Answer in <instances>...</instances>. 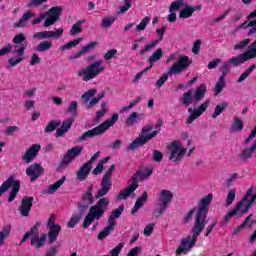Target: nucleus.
<instances>
[{"instance_id": "obj_6", "label": "nucleus", "mask_w": 256, "mask_h": 256, "mask_svg": "<svg viewBox=\"0 0 256 256\" xmlns=\"http://www.w3.org/2000/svg\"><path fill=\"white\" fill-rule=\"evenodd\" d=\"M12 187V189H11ZM11 189L9 197H8V203H13L15 201V197H17V194L19 193L21 189V181L15 180V176H10L5 182H3L0 186V197L3 195V193H7Z\"/></svg>"}, {"instance_id": "obj_58", "label": "nucleus", "mask_w": 256, "mask_h": 256, "mask_svg": "<svg viewBox=\"0 0 256 256\" xmlns=\"http://www.w3.org/2000/svg\"><path fill=\"white\" fill-rule=\"evenodd\" d=\"M114 23L115 18H113L112 16H108L102 20V27L104 29H109V27H111V25H113Z\"/></svg>"}, {"instance_id": "obj_11", "label": "nucleus", "mask_w": 256, "mask_h": 256, "mask_svg": "<svg viewBox=\"0 0 256 256\" xmlns=\"http://www.w3.org/2000/svg\"><path fill=\"white\" fill-rule=\"evenodd\" d=\"M83 151V146H75L67 150L66 154L64 155L63 160L60 162L59 168L60 169H67L68 165L81 155Z\"/></svg>"}, {"instance_id": "obj_52", "label": "nucleus", "mask_w": 256, "mask_h": 256, "mask_svg": "<svg viewBox=\"0 0 256 256\" xmlns=\"http://www.w3.org/2000/svg\"><path fill=\"white\" fill-rule=\"evenodd\" d=\"M235 197H237V191L235 189H231L228 192L227 198H226V205L229 207L233 204V201H235Z\"/></svg>"}, {"instance_id": "obj_48", "label": "nucleus", "mask_w": 256, "mask_h": 256, "mask_svg": "<svg viewBox=\"0 0 256 256\" xmlns=\"http://www.w3.org/2000/svg\"><path fill=\"white\" fill-rule=\"evenodd\" d=\"M11 233V228L9 226H6L3 228L2 231H0V247L3 245L7 237H9Z\"/></svg>"}, {"instance_id": "obj_28", "label": "nucleus", "mask_w": 256, "mask_h": 256, "mask_svg": "<svg viewBox=\"0 0 256 256\" xmlns=\"http://www.w3.org/2000/svg\"><path fill=\"white\" fill-rule=\"evenodd\" d=\"M180 103L184 107H189L195 101V96L193 95L192 90H188L182 94V97L180 98Z\"/></svg>"}, {"instance_id": "obj_34", "label": "nucleus", "mask_w": 256, "mask_h": 256, "mask_svg": "<svg viewBox=\"0 0 256 256\" xmlns=\"http://www.w3.org/2000/svg\"><path fill=\"white\" fill-rule=\"evenodd\" d=\"M52 47H53V42L45 40L40 42L35 47V51H37L38 53H47V51H49Z\"/></svg>"}, {"instance_id": "obj_33", "label": "nucleus", "mask_w": 256, "mask_h": 256, "mask_svg": "<svg viewBox=\"0 0 256 256\" xmlns=\"http://www.w3.org/2000/svg\"><path fill=\"white\" fill-rule=\"evenodd\" d=\"M255 151H256V145L254 143L250 148H246L242 150V152L239 154L240 161H247V159H251Z\"/></svg>"}, {"instance_id": "obj_19", "label": "nucleus", "mask_w": 256, "mask_h": 256, "mask_svg": "<svg viewBox=\"0 0 256 256\" xmlns=\"http://www.w3.org/2000/svg\"><path fill=\"white\" fill-rule=\"evenodd\" d=\"M33 201H35V198L31 196L23 197L18 209L22 217H29V213H31V209H33Z\"/></svg>"}, {"instance_id": "obj_61", "label": "nucleus", "mask_w": 256, "mask_h": 256, "mask_svg": "<svg viewBox=\"0 0 256 256\" xmlns=\"http://www.w3.org/2000/svg\"><path fill=\"white\" fill-rule=\"evenodd\" d=\"M220 71L222 73L220 77H223V79H225L229 74V61L223 63L222 67L220 68Z\"/></svg>"}, {"instance_id": "obj_22", "label": "nucleus", "mask_w": 256, "mask_h": 256, "mask_svg": "<svg viewBox=\"0 0 256 256\" xmlns=\"http://www.w3.org/2000/svg\"><path fill=\"white\" fill-rule=\"evenodd\" d=\"M91 169H93V166H90V164H87L85 162L76 172V178L78 181H85L89 175H91Z\"/></svg>"}, {"instance_id": "obj_5", "label": "nucleus", "mask_w": 256, "mask_h": 256, "mask_svg": "<svg viewBox=\"0 0 256 256\" xmlns=\"http://www.w3.org/2000/svg\"><path fill=\"white\" fill-rule=\"evenodd\" d=\"M119 121V114L114 113L112 114V117L100 125L94 127L91 130H88L81 134L77 139V143H83L85 141H89V139H93V137H98L99 135H103L105 131L109 129V127H113V125Z\"/></svg>"}, {"instance_id": "obj_51", "label": "nucleus", "mask_w": 256, "mask_h": 256, "mask_svg": "<svg viewBox=\"0 0 256 256\" xmlns=\"http://www.w3.org/2000/svg\"><path fill=\"white\" fill-rule=\"evenodd\" d=\"M59 126H61V122L51 121L50 123H48V125H46L44 132L53 133V131H55V129H57V127Z\"/></svg>"}, {"instance_id": "obj_39", "label": "nucleus", "mask_w": 256, "mask_h": 256, "mask_svg": "<svg viewBox=\"0 0 256 256\" xmlns=\"http://www.w3.org/2000/svg\"><path fill=\"white\" fill-rule=\"evenodd\" d=\"M81 41H83V38H77V39H74L64 45H62L60 47V51H69L71 49H73V47H77V45H79V43H81Z\"/></svg>"}, {"instance_id": "obj_59", "label": "nucleus", "mask_w": 256, "mask_h": 256, "mask_svg": "<svg viewBox=\"0 0 256 256\" xmlns=\"http://www.w3.org/2000/svg\"><path fill=\"white\" fill-rule=\"evenodd\" d=\"M247 52H248L249 56L251 57V59H255V57H256V39L249 45Z\"/></svg>"}, {"instance_id": "obj_18", "label": "nucleus", "mask_w": 256, "mask_h": 256, "mask_svg": "<svg viewBox=\"0 0 256 256\" xmlns=\"http://www.w3.org/2000/svg\"><path fill=\"white\" fill-rule=\"evenodd\" d=\"M45 173V169H43V166L39 163H33L26 169V175L30 177V181L33 183L34 181H37L41 175Z\"/></svg>"}, {"instance_id": "obj_35", "label": "nucleus", "mask_w": 256, "mask_h": 256, "mask_svg": "<svg viewBox=\"0 0 256 256\" xmlns=\"http://www.w3.org/2000/svg\"><path fill=\"white\" fill-rule=\"evenodd\" d=\"M138 121H141V114L137 112H132L125 120V125L127 127H133V125H135V123H137Z\"/></svg>"}, {"instance_id": "obj_1", "label": "nucleus", "mask_w": 256, "mask_h": 256, "mask_svg": "<svg viewBox=\"0 0 256 256\" xmlns=\"http://www.w3.org/2000/svg\"><path fill=\"white\" fill-rule=\"evenodd\" d=\"M113 171H115L114 164L109 167L102 177L101 188L95 194V199L99 200L95 205L90 207L88 214L85 216L82 224L83 229H88L95 219L99 221V219L105 215L110 203L109 198L105 197V195H107L109 191H111V187H113V183L111 182Z\"/></svg>"}, {"instance_id": "obj_15", "label": "nucleus", "mask_w": 256, "mask_h": 256, "mask_svg": "<svg viewBox=\"0 0 256 256\" xmlns=\"http://www.w3.org/2000/svg\"><path fill=\"white\" fill-rule=\"evenodd\" d=\"M63 28H58L56 31H41L33 34V39L43 41L45 39H60L63 37Z\"/></svg>"}, {"instance_id": "obj_31", "label": "nucleus", "mask_w": 256, "mask_h": 256, "mask_svg": "<svg viewBox=\"0 0 256 256\" xmlns=\"http://www.w3.org/2000/svg\"><path fill=\"white\" fill-rule=\"evenodd\" d=\"M65 181H67V177L62 176L57 182L48 186V189L45 191V193L48 195H53L61 187V185L65 183Z\"/></svg>"}, {"instance_id": "obj_32", "label": "nucleus", "mask_w": 256, "mask_h": 256, "mask_svg": "<svg viewBox=\"0 0 256 256\" xmlns=\"http://www.w3.org/2000/svg\"><path fill=\"white\" fill-rule=\"evenodd\" d=\"M189 239H191V236H188L187 238H183L176 250V256H181L182 253H187L189 251Z\"/></svg>"}, {"instance_id": "obj_40", "label": "nucleus", "mask_w": 256, "mask_h": 256, "mask_svg": "<svg viewBox=\"0 0 256 256\" xmlns=\"http://www.w3.org/2000/svg\"><path fill=\"white\" fill-rule=\"evenodd\" d=\"M83 218V214H73L70 220L67 222V227L69 229H75V226L78 225L79 221Z\"/></svg>"}, {"instance_id": "obj_55", "label": "nucleus", "mask_w": 256, "mask_h": 256, "mask_svg": "<svg viewBox=\"0 0 256 256\" xmlns=\"http://www.w3.org/2000/svg\"><path fill=\"white\" fill-rule=\"evenodd\" d=\"M30 245L32 247H36V249H41V247H44L43 242H41L39 236H33L30 239Z\"/></svg>"}, {"instance_id": "obj_47", "label": "nucleus", "mask_w": 256, "mask_h": 256, "mask_svg": "<svg viewBox=\"0 0 256 256\" xmlns=\"http://www.w3.org/2000/svg\"><path fill=\"white\" fill-rule=\"evenodd\" d=\"M151 22V18L146 16L142 19V21L136 26V31H145L147 29V25Z\"/></svg>"}, {"instance_id": "obj_7", "label": "nucleus", "mask_w": 256, "mask_h": 256, "mask_svg": "<svg viewBox=\"0 0 256 256\" xmlns=\"http://www.w3.org/2000/svg\"><path fill=\"white\" fill-rule=\"evenodd\" d=\"M105 71V68L101 66V61H95L87 66L85 69L78 71V76L83 77V81H91L98 75H101Z\"/></svg>"}, {"instance_id": "obj_63", "label": "nucleus", "mask_w": 256, "mask_h": 256, "mask_svg": "<svg viewBox=\"0 0 256 256\" xmlns=\"http://www.w3.org/2000/svg\"><path fill=\"white\" fill-rule=\"evenodd\" d=\"M73 123H75V119L73 118H67L62 122V127L64 129H67L69 131V129H71V127H73Z\"/></svg>"}, {"instance_id": "obj_21", "label": "nucleus", "mask_w": 256, "mask_h": 256, "mask_svg": "<svg viewBox=\"0 0 256 256\" xmlns=\"http://www.w3.org/2000/svg\"><path fill=\"white\" fill-rule=\"evenodd\" d=\"M39 151H41V145L33 144L26 150L25 154L22 156V160L25 161V163H33L35 158L39 155Z\"/></svg>"}, {"instance_id": "obj_54", "label": "nucleus", "mask_w": 256, "mask_h": 256, "mask_svg": "<svg viewBox=\"0 0 256 256\" xmlns=\"http://www.w3.org/2000/svg\"><path fill=\"white\" fill-rule=\"evenodd\" d=\"M133 7V0H124V5L120 7L119 14L127 13Z\"/></svg>"}, {"instance_id": "obj_41", "label": "nucleus", "mask_w": 256, "mask_h": 256, "mask_svg": "<svg viewBox=\"0 0 256 256\" xmlns=\"http://www.w3.org/2000/svg\"><path fill=\"white\" fill-rule=\"evenodd\" d=\"M228 107L229 103L227 102H222L221 104L216 105L214 113L212 114V118L217 119V117H219V115H221V113H223V111H225V109Z\"/></svg>"}, {"instance_id": "obj_23", "label": "nucleus", "mask_w": 256, "mask_h": 256, "mask_svg": "<svg viewBox=\"0 0 256 256\" xmlns=\"http://www.w3.org/2000/svg\"><path fill=\"white\" fill-rule=\"evenodd\" d=\"M251 56L249 55V52L245 51L244 53L234 56L228 60L229 64L231 63L234 65V67H239V65H243V63L250 61Z\"/></svg>"}, {"instance_id": "obj_9", "label": "nucleus", "mask_w": 256, "mask_h": 256, "mask_svg": "<svg viewBox=\"0 0 256 256\" xmlns=\"http://www.w3.org/2000/svg\"><path fill=\"white\" fill-rule=\"evenodd\" d=\"M170 151L169 159L173 161V163H181L183 161V157H185V153H187V148H183L181 141L174 140L168 146Z\"/></svg>"}, {"instance_id": "obj_13", "label": "nucleus", "mask_w": 256, "mask_h": 256, "mask_svg": "<svg viewBox=\"0 0 256 256\" xmlns=\"http://www.w3.org/2000/svg\"><path fill=\"white\" fill-rule=\"evenodd\" d=\"M61 13H63V8L61 6L52 7L46 11L45 15L47 18L44 21V27H51V25H55L57 21H59Z\"/></svg>"}, {"instance_id": "obj_12", "label": "nucleus", "mask_w": 256, "mask_h": 256, "mask_svg": "<svg viewBox=\"0 0 256 256\" xmlns=\"http://www.w3.org/2000/svg\"><path fill=\"white\" fill-rule=\"evenodd\" d=\"M209 105H211V100L207 99L198 108H188V113H190V115L187 118L186 123L191 125L195 119H199V117L207 111Z\"/></svg>"}, {"instance_id": "obj_53", "label": "nucleus", "mask_w": 256, "mask_h": 256, "mask_svg": "<svg viewBox=\"0 0 256 256\" xmlns=\"http://www.w3.org/2000/svg\"><path fill=\"white\" fill-rule=\"evenodd\" d=\"M152 160L155 163H161L163 161V152L159 150H152Z\"/></svg>"}, {"instance_id": "obj_62", "label": "nucleus", "mask_w": 256, "mask_h": 256, "mask_svg": "<svg viewBox=\"0 0 256 256\" xmlns=\"http://www.w3.org/2000/svg\"><path fill=\"white\" fill-rule=\"evenodd\" d=\"M237 179H239L238 173L231 174L226 180L227 187H231L233 185V183H235V181H237Z\"/></svg>"}, {"instance_id": "obj_26", "label": "nucleus", "mask_w": 256, "mask_h": 256, "mask_svg": "<svg viewBox=\"0 0 256 256\" xmlns=\"http://www.w3.org/2000/svg\"><path fill=\"white\" fill-rule=\"evenodd\" d=\"M59 233H61V226L60 224L58 225H52L49 227L48 231V241L50 244L55 243L59 237Z\"/></svg>"}, {"instance_id": "obj_57", "label": "nucleus", "mask_w": 256, "mask_h": 256, "mask_svg": "<svg viewBox=\"0 0 256 256\" xmlns=\"http://www.w3.org/2000/svg\"><path fill=\"white\" fill-rule=\"evenodd\" d=\"M142 100H143V97L138 96L136 99L132 100L128 106H124L122 108V111H129L133 109V107H135V105H137L138 103H141Z\"/></svg>"}, {"instance_id": "obj_10", "label": "nucleus", "mask_w": 256, "mask_h": 256, "mask_svg": "<svg viewBox=\"0 0 256 256\" xmlns=\"http://www.w3.org/2000/svg\"><path fill=\"white\" fill-rule=\"evenodd\" d=\"M159 135V130H155L148 135L140 134L133 142L128 145V151H135V149H139V147H143V145H147L151 139L157 137Z\"/></svg>"}, {"instance_id": "obj_14", "label": "nucleus", "mask_w": 256, "mask_h": 256, "mask_svg": "<svg viewBox=\"0 0 256 256\" xmlns=\"http://www.w3.org/2000/svg\"><path fill=\"white\" fill-rule=\"evenodd\" d=\"M191 65V60H189V56L183 55L180 56L178 62L175 63L168 71V75H177V73H181V71H185Z\"/></svg>"}, {"instance_id": "obj_45", "label": "nucleus", "mask_w": 256, "mask_h": 256, "mask_svg": "<svg viewBox=\"0 0 256 256\" xmlns=\"http://www.w3.org/2000/svg\"><path fill=\"white\" fill-rule=\"evenodd\" d=\"M243 120L239 117H234V122L232 123V131H243Z\"/></svg>"}, {"instance_id": "obj_36", "label": "nucleus", "mask_w": 256, "mask_h": 256, "mask_svg": "<svg viewBox=\"0 0 256 256\" xmlns=\"http://www.w3.org/2000/svg\"><path fill=\"white\" fill-rule=\"evenodd\" d=\"M85 23V20H78L76 23L72 25V28L70 29L69 34L72 36L80 35V33H83V25Z\"/></svg>"}, {"instance_id": "obj_56", "label": "nucleus", "mask_w": 256, "mask_h": 256, "mask_svg": "<svg viewBox=\"0 0 256 256\" xmlns=\"http://www.w3.org/2000/svg\"><path fill=\"white\" fill-rule=\"evenodd\" d=\"M26 40H27V36H25V34L23 33H20L14 36V38L12 39V43H14V45H21Z\"/></svg>"}, {"instance_id": "obj_38", "label": "nucleus", "mask_w": 256, "mask_h": 256, "mask_svg": "<svg viewBox=\"0 0 256 256\" xmlns=\"http://www.w3.org/2000/svg\"><path fill=\"white\" fill-rule=\"evenodd\" d=\"M225 87H227V82H225V78L219 77L218 81L214 86L215 95H219L220 93H223V89H225Z\"/></svg>"}, {"instance_id": "obj_43", "label": "nucleus", "mask_w": 256, "mask_h": 256, "mask_svg": "<svg viewBox=\"0 0 256 256\" xmlns=\"http://www.w3.org/2000/svg\"><path fill=\"white\" fill-rule=\"evenodd\" d=\"M183 5H185L184 0H175V1H173L170 4V7H169L170 13H175V11H179V9H181V7H183Z\"/></svg>"}, {"instance_id": "obj_24", "label": "nucleus", "mask_w": 256, "mask_h": 256, "mask_svg": "<svg viewBox=\"0 0 256 256\" xmlns=\"http://www.w3.org/2000/svg\"><path fill=\"white\" fill-rule=\"evenodd\" d=\"M147 199H149V193H147V191H144L142 195L137 198L134 207L131 210V215H135V213H137V211H139L141 207L145 205Z\"/></svg>"}, {"instance_id": "obj_2", "label": "nucleus", "mask_w": 256, "mask_h": 256, "mask_svg": "<svg viewBox=\"0 0 256 256\" xmlns=\"http://www.w3.org/2000/svg\"><path fill=\"white\" fill-rule=\"evenodd\" d=\"M211 201H213V195L208 194L202 198L198 204L196 220L194 222V226L192 227V239L190 242H188V249H193V247L197 245V239H199V235L203 233V230L207 225L206 219L207 213H209V206L211 205Z\"/></svg>"}, {"instance_id": "obj_27", "label": "nucleus", "mask_w": 256, "mask_h": 256, "mask_svg": "<svg viewBox=\"0 0 256 256\" xmlns=\"http://www.w3.org/2000/svg\"><path fill=\"white\" fill-rule=\"evenodd\" d=\"M123 211H125L124 205H121L117 209H114L108 218V225L112 224L115 227V225H117L115 219H119L121 215H123Z\"/></svg>"}, {"instance_id": "obj_42", "label": "nucleus", "mask_w": 256, "mask_h": 256, "mask_svg": "<svg viewBox=\"0 0 256 256\" xmlns=\"http://www.w3.org/2000/svg\"><path fill=\"white\" fill-rule=\"evenodd\" d=\"M255 67L256 65L252 64L248 69H246L238 78L237 83H243V81H245V79H247V77H249V75L255 71Z\"/></svg>"}, {"instance_id": "obj_37", "label": "nucleus", "mask_w": 256, "mask_h": 256, "mask_svg": "<svg viewBox=\"0 0 256 256\" xmlns=\"http://www.w3.org/2000/svg\"><path fill=\"white\" fill-rule=\"evenodd\" d=\"M111 231H115V226L108 224L102 231L98 234V241H103L108 235H111Z\"/></svg>"}, {"instance_id": "obj_46", "label": "nucleus", "mask_w": 256, "mask_h": 256, "mask_svg": "<svg viewBox=\"0 0 256 256\" xmlns=\"http://www.w3.org/2000/svg\"><path fill=\"white\" fill-rule=\"evenodd\" d=\"M97 45H99V42L92 41L86 44L85 46H83L80 50L82 51V53H84V55H87V53H89L90 51H93V49H95Z\"/></svg>"}, {"instance_id": "obj_30", "label": "nucleus", "mask_w": 256, "mask_h": 256, "mask_svg": "<svg viewBox=\"0 0 256 256\" xmlns=\"http://www.w3.org/2000/svg\"><path fill=\"white\" fill-rule=\"evenodd\" d=\"M31 17H35V14H33L31 11H27L26 13L23 14V16L19 19L18 22H15L13 27L16 29L25 27L27 21L31 19Z\"/></svg>"}, {"instance_id": "obj_25", "label": "nucleus", "mask_w": 256, "mask_h": 256, "mask_svg": "<svg viewBox=\"0 0 256 256\" xmlns=\"http://www.w3.org/2000/svg\"><path fill=\"white\" fill-rule=\"evenodd\" d=\"M162 57H163V49L158 48L148 58V63H150V66L148 68H145L144 71H149V69H153V65H155V63H157V61H161Z\"/></svg>"}, {"instance_id": "obj_3", "label": "nucleus", "mask_w": 256, "mask_h": 256, "mask_svg": "<svg viewBox=\"0 0 256 256\" xmlns=\"http://www.w3.org/2000/svg\"><path fill=\"white\" fill-rule=\"evenodd\" d=\"M256 200V194H253V188H249L246 192V195L243 199L236 204L234 209L226 214L224 219L219 223L220 227H225L231 221V217L234 215H238L239 217H243V215H247L251 207Z\"/></svg>"}, {"instance_id": "obj_64", "label": "nucleus", "mask_w": 256, "mask_h": 256, "mask_svg": "<svg viewBox=\"0 0 256 256\" xmlns=\"http://www.w3.org/2000/svg\"><path fill=\"white\" fill-rule=\"evenodd\" d=\"M248 25L250 28V30L247 32V35L248 36H251V35H255L256 33V19L255 20H251L250 22H248Z\"/></svg>"}, {"instance_id": "obj_50", "label": "nucleus", "mask_w": 256, "mask_h": 256, "mask_svg": "<svg viewBox=\"0 0 256 256\" xmlns=\"http://www.w3.org/2000/svg\"><path fill=\"white\" fill-rule=\"evenodd\" d=\"M103 97H105V92H100L97 97L92 98L89 102L88 109H93V107L96 106Z\"/></svg>"}, {"instance_id": "obj_60", "label": "nucleus", "mask_w": 256, "mask_h": 256, "mask_svg": "<svg viewBox=\"0 0 256 256\" xmlns=\"http://www.w3.org/2000/svg\"><path fill=\"white\" fill-rule=\"evenodd\" d=\"M77 107V101H71L66 111L67 113H71V115H77Z\"/></svg>"}, {"instance_id": "obj_8", "label": "nucleus", "mask_w": 256, "mask_h": 256, "mask_svg": "<svg viewBox=\"0 0 256 256\" xmlns=\"http://www.w3.org/2000/svg\"><path fill=\"white\" fill-rule=\"evenodd\" d=\"M173 201V194L169 190H161L158 201H157V206L158 209L155 212V217L158 219V217L162 216L163 213L167 212V209L169 205H171Z\"/></svg>"}, {"instance_id": "obj_16", "label": "nucleus", "mask_w": 256, "mask_h": 256, "mask_svg": "<svg viewBox=\"0 0 256 256\" xmlns=\"http://www.w3.org/2000/svg\"><path fill=\"white\" fill-rule=\"evenodd\" d=\"M81 200L82 204H78V209H81L82 211H84V209H88L90 205L95 203V197L93 196V184H91L82 194Z\"/></svg>"}, {"instance_id": "obj_17", "label": "nucleus", "mask_w": 256, "mask_h": 256, "mask_svg": "<svg viewBox=\"0 0 256 256\" xmlns=\"http://www.w3.org/2000/svg\"><path fill=\"white\" fill-rule=\"evenodd\" d=\"M166 30H167V28L165 26H162L161 28L156 29V33L159 38L146 44L145 47L140 50V55H145V53H149V51H151V49L157 47V45L163 41V37H165Z\"/></svg>"}, {"instance_id": "obj_29", "label": "nucleus", "mask_w": 256, "mask_h": 256, "mask_svg": "<svg viewBox=\"0 0 256 256\" xmlns=\"http://www.w3.org/2000/svg\"><path fill=\"white\" fill-rule=\"evenodd\" d=\"M207 93V85L205 84H200L194 93V101L196 103H199L201 99H205V94Z\"/></svg>"}, {"instance_id": "obj_49", "label": "nucleus", "mask_w": 256, "mask_h": 256, "mask_svg": "<svg viewBox=\"0 0 256 256\" xmlns=\"http://www.w3.org/2000/svg\"><path fill=\"white\" fill-rule=\"evenodd\" d=\"M250 43H251V39H250V38H246V39H244V40H241L240 42H238L237 44L234 45V50H235V51L243 50V49H245Z\"/></svg>"}, {"instance_id": "obj_20", "label": "nucleus", "mask_w": 256, "mask_h": 256, "mask_svg": "<svg viewBox=\"0 0 256 256\" xmlns=\"http://www.w3.org/2000/svg\"><path fill=\"white\" fill-rule=\"evenodd\" d=\"M25 49H27L26 44H21L19 46V48H17V46H15L14 53L17 54L18 57L14 56L8 60V64L11 67H17V65H19V63H23V61H25V58L23 57L25 55Z\"/></svg>"}, {"instance_id": "obj_44", "label": "nucleus", "mask_w": 256, "mask_h": 256, "mask_svg": "<svg viewBox=\"0 0 256 256\" xmlns=\"http://www.w3.org/2000/svg\"><path fill=\"white\" fill-rule=\"evenodd\" d=\"M193 17V11L191 10V6H186L179 13V19H189Z\"/></svg>"}, {"instance_id": "obj_4", "label": "nucleus", "mask_w": 256, "mask_h": 256, "mask_svg": "<svg viewBox=\"0 0 256 256\" xmlns=\"http://www.w3.org/2000/svg\"><path fill=\"white\" fill-rule=\"evenodd\" d=\"M153 175V168H144L143 170H138L130 179L131 184L124 189V191L120 192L117 195V201H121V199H128L132 193H135L139 188V179H147V177H151Z\"/></svg>"}]
</instances>
